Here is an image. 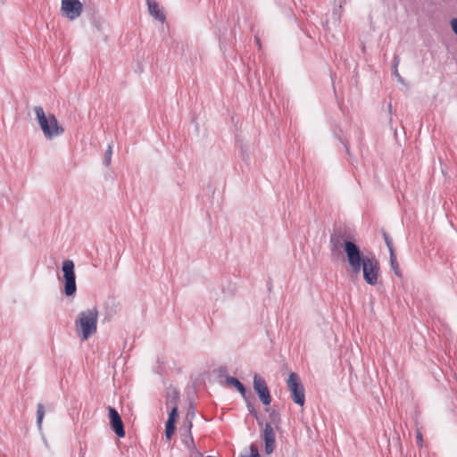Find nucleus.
Masks as SVG:
<instances>
[{"label": "nucleus", "mask_w": 457, "mask_h": 457, "mask_svg": "<svg viewBox=\"0 0 457 457\" xmlns=\"http://www.w3.org/2000/svg\"><path fill=\"white\" fill-rule=\"evenodd\" d=\"M345 254L349 266L355 274L362 270L363 279L368 285L376 286L378 283L380 266L375 255H362L354 242L345 244Z\"/></svg>", "instance_id": "nucleus-1"}, {"label": "nucleus", "mask_w": 457, "mask_h": 457, "mask_svg": "<svg viewBox=\"0 0 457 457\" xmlns=\"http://www.w3.org/2000/svg\"><path fill=\"white\" fill-rule=\"evenodd\" d=\"M98 310L96 307L80 312L75 320V329L81 341L91 337L97 330Z\"/></svg>", "instance_id": "nucleus-2"}, {"label": "nucleus", "mask_w": 457, "mask_h": 457, "mask_svg": "<svg viewBox=\"0 0 457 457\" xmlns=\"http://www.w3.org/2000/svg\"><path fill=\"white\" fill-rule=\"evenodd\" d=\"M35 119L47 140H52L64 132V129L59 124L53 113H46L41 106L33 108Z\"/></svg>", "instance_id": "nucleus-3"}, {"label": "nucleus", "mask_w": 457, "mask_h": 457, "mask_svg": "<svg viewBox=\"0 0 457 457\" xmlns=\"http://www.w3.org/2000/svg\"><path fill=\"white\" fill-rule=\"evenodd\" d=\"M287 386L294 403L299 406H303L305 403L304 387L299 376L295 372L289 374L287 379Z\"/></svg>", "instance_id": "nucleus-4"}, {"label": "nucleus", "mask_w": 457, "mask_h": 457, "mask_svg": "<svg viewBox=\"0 0 457 457\" xmlns=\"http://www.w3.org/2000/svg\"><path fill=\"white\" fill-rule=\"evenodd\" d=\"M347 242H353L350 240V236L347 233L346 228H335L330 235L329 238V250L331 253L338 254L341 253L342 249L345 251V244Z\"/></svg>", "instance_id": "nucleus-5"}, {"label": "nucleus", "mask_w": 457, "mask_h": 457, "mask_svg": "<svg viewBox=\"0 0 457 457\" xmlns=\"http://www.w3.org/2000/svg\"><path fill=\"white\" fill-rule=\"evenodd\" d=\"M62 270L64 278V294L67 296H72L77 291L74 262L71 260L64 261Z\"/></svg>", "instance_id": "nucleus-6"}, {"label": "nucleus", "mask_w": 457, "mask_h": 457, "mask_svg": "<svg viewBox=\"0 0 457 457\" xmlns=\"http://www.w3.org/2000/svg\"><path fill=\"white\" fill-rule=\"evenodd\" d=\"M253 386L262 404L270 405L271 403L270 390L266 385L265 380L259 374H254Z\"/></svg>", "instance_id": "nucleus-7"}, {"label": "nucleus", "mask_w": 457, "mask_h": 457, "mask_svg": "<svg viewBox=\"0 0 457 457\" xmlns=\"http://www.w3.org/2000/svg\"><path fill=\"white\" fill-rule=\"evenodd\" d=\"M61 11L70 21H73L80 16L83 5L79 0H62Z\"/></svg>", "instance_id": "nucleus-8"}, {"label": "nucleus", "mask_w": 457, "mask_h": 457, "mask_svg": "<svg viewBox=\"0 0 457 457\" xmlns=\"http://www.w3.org/2000/svg\"><path fill=\"white\" fill-rule=\"evenodd\" d=\"M109 419L112 429L114 431L118 437L125 436V429L122 420L117 410L113 407H108Z\"/></svg>", "instance_id": "nucleus-9"}, {"label": "nucleus", "mask_w": 457, "mask_h": 457, "mask_svg": "<svg viewBox=\"0 0 457 457\" xmlns=\"http://www.w3.org/2000/svg\"><path fill=\"white\" fill-rule=\"evenodd\" d=\"M262 437L265 443V453L270 454L276 446L275 432L270 423H266L262 431Z\"/></svg>", "instance_id": "nucleus-10"}, {"label": "nucleus", "mask_w": 457, "mask_h": 457, "mask_svg": "<svg viewBox=\"0 0 457 457\" xmlns=\"http://www.w3.org/2000/svg\"><path fill=\"white\" fill-rule=\"evenodd\" d=\"M146 2H147L149 13L155 20H158L161 22H164L165 15L163 13L162 10L161 9V7L159 6V4L155 1H153V0H146Z\"/></svg>", "instance_id": "nucleus-11"}, {"label": "nucleus", "mask_w": 457, "mask_h": 457, "mask_svg": "<svg viewBox=\"0 0 457 457\" xmlns=\"http://www.w3.org/2000/svg\"><path fill=\"white\" fill-rule=\"evenodd\" d=\"M226 384L231 386H234L242 396L245 397L246 389L245 386L235 377H227Z\"/></svg>", "instance_id": "nucleus-12"}, {"label": "nucleus", "mask_w": 457, "mask_h": 457, "mask_svg": "<svg viewBox=\"0 0 457 457\" xmlns=\"http://www.w3.org/2000/svg\"><path fill=\"white\" fill-rule=\"evenodd\" d=\"M389 255H390V266H391L392 270L397 277H402V272L399 268V264L397 262L395 251H391V253H389Z\"/></svg>", "instance_id": "nucleus-13"}, {"label": "nucleus", "mask_w": 457, "mask_h": 457, "mask_svg": "<svg viewBox=\"0 0 457 457\" xmlns=\"http://www.w3.org/2000/svg\"><path fill=\"white\" fill-rule=\"evenodd\" d=\"M179 399V394L176 390H170L167 394V405L174 406L177 405Z\"/></svg>", "instance_id": "nucleus-14"}, {"label": "nucleus", "mask_w": 457, "mask_h": 457, "mask_svg": "<svg viewBox=\"0 0 457 457\" xmlns=\"http://www.w3.org/2000/svg\"><path fill=\"white\" fill-rule=\"evenodd\" d=\"M45 416V406L43 403H38L37 406V426L40 430L42 428V422Z\"/></svg>", "instance_id": "nucleus-15"}, {"label": "nucleus", "mask_w": 457, "mask_h": 457, "mask_svg": "<svg viewBox=\"0 0 457 457\" xmlns=\"http://www.w3.org/2000/svg\"><path fill=\"white\" fill-rule=\"evenodd\" d=\"M174 432H175V422H172L171 420L166 421V424H165L166 437L168 439H170L171 437V436L174 434Z\"/></svg>", "instance_id": "nucleus-16"}, {"label": "nucleus", "mask_w": 457, "mask_h": 457, "mask_svg": "<svg viewBox=\"0 0 457 457\" xmlns=\"http://www.w3.org/2000/svg\"><path fill=\"white\" fill-rule=\"evenodd\" d=\"M112 155V145H109L104 154V163L106 166L111 164Z\"/></svg>", "instance_id": "nucleus-17"}, {"label": "nucleus", "mask_w": 457, "mask_h": 457, "mask_svg": "<svg viewBox=\"0 0 457 457\" xmlns=\"http://www.w3.org/2000/svg\"><path fill=\"white\" fill-rule=\"evenodd\" d=\"M383 237H384L385 243L388 248L389 253H391V251H395L392 238L386 231H383Z\"/></svg>", "instance_id": "nucleus-18"}, {"label": "nucleus", "mask_w": 457, "mask_h": 457, "mask_svg": "<svg viewBox=\"0 0 457 457\" xmlns=\"http://www.w3.org/2000/svg\"><path fill=\"white\" fill-rule=\"evenodd\" d=\"M177 417H178V406L177 405L171 406L167 421L171 420L172 422H176Z\"/></svg>", "instance_id": "nucleus-19"}, {"label": "nucleus", "mask_w": 457, "mask_h": 457, "mask_svg": "<svg viewBox=\"0 0 457 457\" xmlns=\"http://www.w3.org/2000/svg\"><path fill=\"white\" fill-rule=\"evenodd\" d=\"M416 439H417V444L420 447H422V444H423V439H422V434L421 432L417 429L416 430Z\"/></svg>", "instance_id": "nucleus-20"}, {"label": "nucleus", "mask_w": 457, "mask_h": 457, "mask_svg": "<svg viewBox=\"0 0 457 457\" xmlns=\"http://www.w3.org/2000/svg\"><path fill=\"white\" fill-rule=\"evenodd\" d=\"M247 409L249 411V412L254 417V418H258V412L255 411L254 407L253 406L252 403H247Z\"/></svg>", "instance_id": "nucleus-21"}, {"label": "nucleus", "mask_w": 457, "mask_h": 457, "mask_svg": "<svg viewBox=\"0 0 457 457\" xmlns=\"http://www.w3.org/2000/svg\"><path fill=\"white\" fill-rule=\"evenodd\" d=\"M450 25L453 31L457 35V18H453L450 21Z\"/></svg>", "instance_id": "nucleus-22"}, {"label": "nucleus", "mask_w": 457, "mask_h": 457, "mask_svg": "<svg viewBox=\"0 0 457 457\" xmlns=\"http://www.w3.org/2000/svg\"><path fill=\"white\" fill-rule=\"evenodd\" d=\"M397 65H398V62H395V71H394V74L395 75V77H399L400 76V74L398 72V70H397Z\"/></svg>", "instance_id": "nucleus-23"}, {"label": "nucleus", "mask_w": 457, "mask_h": 457, "mask_svg": "<svg viewBox=\"0 0 457 457\" xmlns=\"http://www.w3.org/2000/svg\"><path fill=\"white\" fill-rule=\"evenodd\" d=\"M396 78H397L399 82L403 83V79L401 76L396 77Z\"/></svg>", "instance_id": "nucleus-24"}, {"label": "nucleus", "mask_w": 457, "mask_h": 457, "mask_svg": "<svg viewBox=\"0 0 457 457\" xmlns=\"http://www.w3.org/2000/svg\"><path fill=\"white\" fill-rule=\"evenodd\" d=\"M396 78H397L399 82L403 83V79L401 76L396 77Z\"/></svg>", "instance_id": "nucleus-25"}, {"label": "nucleus", "mask_w": 457, "mask_h": 457, "mask_svg": "<svg viewBox=\"0 0 457 457\" xmlns=\"http://www.w3.org/2000/svg\"><path fill=\"white\" fill-rule=\"evenodd\" d=\"M274 417H275V414L271 413V414H270V418H271L273 420H275V418H274Z\"/></svg>", "instance_id": "nucleus-26"}]
</instances>
